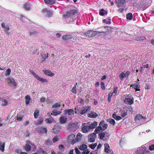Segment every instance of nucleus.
I'll use <instances>...</instances> for the list:
<instances>
[{
    "instance_id": "obj_59",
    "label": "nucleus",
    "mask_w": 154,
    "mask_h": 154,
    "mask_svg": "<svg viewBox=\"0 0 154 154\" xmlns=\"http://www.w3.org/2000/svg\"><path fill=\"white\" fill-rule=\"evenodd\" d=\"M127 115V112H124L123 113H122L121 115V116L122 117H125Z\"/></svg>"
},
{
    "instance_id": "obj_38",
    "label": "nucleus",
    "mask_w": 154,
    "mask_h": 154,
    "mask_svg": "<svg viewBox=\"0 0 154 154\" xmlns=\"http://www.w3.org/2000/svg\"><path fill=\"white\" fill-rule=\"evenodd\" d=\"M102 130V127L100 126L99 125L96 128L94 132L97 133Z\"/></svg>"
},
{
    "instance_id": "obj_5",
    "label": "nucleus",
    "mask_w": 154,
    "mask_h": 154,
    "mask_svg": "<svg viewBox=\"0 0 154 154\" xmlns=\"http://www.w3.org/2000/svg\"><path fill=\"white\" fill-rule=\"evenodd\" d=\"M30 72L33 74L34 77L37 80H39V81L43 83L47 82L48 81L46 79H44L40 77L38 75H36V74L35 72H34L33 71H30Z\"/></svg>"
},
{
    "instance_id": "obj_10",
    "label": "nucleus",
    "mask_w": 154,
    "mask_h": 154,
    "mask_svg": "<svg viewBox=\"0 0 154 154\" xmlns=\"http://www.w3.org/2000/svg\"><path fill=\"white\" fill-rule=\"evenodd\" d=\"M124 102L127 104L131 105L133 103L134 100L133 99L130 98H126L124 99Z\"/></svg>"
},
{
    "instance_id": "obj_40",
    "label": "nucleus",
    "mask_w": 154,
    "mask_h": 154,
    "mask_svg": "<svg viewBox=\"0 0 154 154\" xmlns=\"http://www.w3.org/2000/svg\"><path fill=\"white\" fill-rule=\"evenodd\" d=\"M5 31L7 32L8 34V32L10 29L9 26L8 25H6V26L4 28Z\"/></svg>"
},
{
    "instance_id": "obj_24",
    "label": "nucleus",
    "mask_w": 154,
    "mask_h": 154,
    "mask_svg": "<svg viewBox=\"0 0 154 154\" xmlns=\"http://www.w3.org/2000/svg\"><path fill=\"white\" fill-rule=\"evenodd\" d=\"M97 125V122L94 121L92 123L89 124V125L90 129H94L96 128Z\"/></svg>"
},
{
    "instance_id": "obj_33",
    "label": "nucleus",
    "mask_w": 154,
    "mask_h": 154,
    "mask_svg": "<svg viewBox=\"0 0 154 154\" xmlns=\"http://www.w3.org/2000/svg\"><path fill=\"white\" fill-rule=\"evenodd\" d=\"M24 8L26 10H29L30 9V4L29 3H26L24 4Z\"/></svg>"
},
{
    "instance_id": "obj_31",
    "label": "nucleus",
    "mask_w": 154,
    "mask_h": 154,
    "mask_svg": "<svg viewBox=\"0 0 154 154\" xmlns=\"http://www.w3.org/2000/svg\"><path fill=\"white\" fill-rule=\"evenodd\" d=\"M107 121L108 122L112 125L113 126H114L115 124V122L113 119H107Z\"/></svg>"
},
{
    "instance_id": "obj_60",
    "label": "nucleus",
    "mask_w": 154,
    "mask_h": 154,
    "mask_svg": "<svg viewBox=\"0 0 154 154\" xmlns=\"http://www.w3.org/2000/svg\"><path fill=\"white\" fill-rule=\"evenodd\" d=\"M122 119V117L120 116H117L115 118V119L117 121H119Z\"/></svg>"
},
{
    "instance_id": "obj_51",
    "label": "nucleus",
    "mask_w": 154,
    "mask_h": 154,
    "mask_svg": "<svg viewBox=\"0 0 154 154\" xmlns=\"http://www.w3.org/2000/svg\"><path fill=\"white\" fill-rule=\"evenodd\" d=\"M100 85L101 88L103 90H105V87L104 85V84L103 82H101L100 83Z\"/></svg>"
},
{
    "instance_id": "obj_55",
    "label": "nucleus",
    "mask_w": 154,
    "mask_h": 154,
    "mask_svg": "<svg viewBox=\"0 0 154 154\" xmlns=\"http://www.w3.org/2000/svg\"><path fill=\"white\" fill-rule=\"evenodd\" d=\"M90 152V151L87 149L85 150L82 152V154H88Z\"/></svg>"
},
{
    "instance_id": "obj_22",
    "label": "nucleus",
    "mask_w": 154,
    "mask_h": 154,
    "mask_svg": "<svg viewBox=\"0 0 154 154\" xmlns=\"http://www.w3.org/2000/svg\"><path fill=\"white\" fill-rule=\"evenodd\" d=\"M72 38V36L71 35H63L62 37V39L63 40H68L69 39H71Z\"/></svg>"
},
{
    "instance_id": "obj_50",
    "label": "nucleus",
    "mask_w": 154,
    "mask_h": 154,
    "mask_svg": "<svg viewBox=\"0 0 154 154\" xmlns=\"http://www.w3.org/2000/svg\"><path fill=\"white\" fill-rule=\"evenodd\" d=\"M37 33L36 32L33 31V30H31L29 32L30 35H36L37 34Z\"/></svg>"
},
{
    "instance_id": "obj_46",
    "label": "nucleus",
    "mask_w": 154,
    "mask_h": 154,
    "mask_svg": "<svg viewBox=\"0 0 154 154\" xmlns=\"http://www.w3.org/2000/svg\"><path fill=\"white\" fill-rule=\"evenodd\" d=\"M11 70L9 69H8L6 71L5 75L6 76H8L10 75L11 73Z\"/></svg>"
},
{
    "instance_id": "obj_1",
    "label": "nucleus",
    "mask_w": 154,
    "mask_h": 154,
    "mask_svg": "<svg viewBox=\"0 0 154 154\" xmlns=\"http://www.w3.org/2000/svg\"><path fill=\"white\" fill-rule=\"evenodd\" d=\"M77 11L76 10H71L64 14V17L70 22L74 21L77 17Z\"/></svg>"
},
{
    "instance_id": "obj_37",
    "label": "nucleus",
    "mask_w": 154,
    "mask_h": 154,
    "mask_svg": "<svg viewBox=\"0 0 154 154\" xmlns=\"http://www.w3.org/2000/svg\"><path fill=\"white\" fill-rule=\"evenodd\" d=\"M61 112V111H53L51 113V115L55 116L60 114Z\"/></svg>"
},
{
    "instance_id": "obj_2",
    "label": "nucleus",
    "mask_w": 154,
    "mask_h": 154,
    "mask_svg": "<svg viewBox=\"0 0 154 154\" xmlns=\"http://www.w3.org/2000/svg\"><path fill=\"white\" fill-rule=\"evenodd\" d=\"M103 33L104 35H106V33L105 32H96L93 30L88 31L85 34V35L87 37H92L98 34H101Z\"/></svg>"
},
{
    "instance_id": "obj_49",
    "label": "nucleus",
    "mask_w": 154,
    "mask_h": 154,
    "mask_svg": "<svg viewBox=\"0 0 154 154\" xmlns=\"http://www.w3.org/2000/svg\"><path fill=\"white\" fill-rule=\"evenodd\" d=\"M5 146V143H4L1 146H0V149L1 151L3 152L4 150Z\"/></svg>"
},
{
    "instance_id": "obj_35",
    "label": "nucleus",
    "mask_w": 154,
    "mask_h": 154,
    "mask_svg": "<svg viewBox=\"0 0 154 154\" xmlns=\"http://www.w3.org/2000/svg\"><path fill=\"white\" fill-rule=\"evenodd\" d=\"M132 14L131 13H129L126 15V18L128 20H131L132 19Z\"/></svg>"
},
{
    "instance_id": "obj_3",
    "label": "nucleus",
    "mask_w": 154,
    "mask_h": 154,
    "mask_svg": "<svg viewBox=\"0 0 154 154\" xmlns=\"http://www.w3.org/2000/svg\"><path fill=\"white\" fill-rule=\"evenodd\" d=\"M78 128V126L76 124L70 123L68 125V130L70 131L74 132Z\"/></svg>"
},
{
    "instance_id": "obj_48",
    "label": "nucleus",
    "mask_w": 154,
    "mask_h": 154,
    "mask_svg": "<svg viewBox=\"0 0 154 154\" xmlns=\"http://www.w3.org/2000/svg\"><path fill=\"white\" fill-rule=\"evenodd\" d=\"M100 138L101 139H103L105 137V134L104 133H101L99 134Z\"/></svg>"
},
{
    "instance_id": "obj_34",
    "label": "nucleus",
    "mask_w": 154,
    "mask_h": 154,
    "mask_svg": "<svg viewBox=\"0 0 154 154\" xmlns=\"http://www.w3.org/2000/svg\"><path fill=\"white\" fill-rule=\"evenodd\" d=\"M39 110L38 109H36L34 113V116L35 118H37L39 116Z\"/></svg>"
},
{
    "instance_id": "obj_13",
    "label": "nucleus",
    "mask_w": 154,
    "mask_h": 154,
    "mask_svg": "<svg viewBox=\"0 0 154 154\" xmlns=\"http://www.w3.org/2000/svg\"><path fill=\"white\" fill-rule=\"evenodd\" d=\"M65 114H67L69 116H71L74 115V111L73 109H66L64 110Z\"/></svg>"
},
{
    "instance_id": "obj_42",
    "label": "nucleus",
    "mask_w": 154,
    "mask_h": 154,
    "mask_svg": "<svg viewBox=\"0 0 154 154\" xmlns=\"http://www.w3.org/2000/svg\"><path fill=\"white\" fill-rule=\"evenodd\" d=\"M80 109L78 107V106H76L75 108V113L77 114H79L80 113Z\"/></svg>"
},
{
    "instance_id": "obj_23",
    "label": "nucleus",
    "mask_w": 154,
    "mask_h": 154,
    "mask_svg": "<svg viewBox=\"0 0 154 154\" xmlns=\"http://www.w3.org/2000/svg\"><path fill=\"white\" fill-rule=\"evenodd\" d=\"M145 120L146 117H144L140 115H137L135 117L134 120L135 121L139 120L141 119Z\"/></svg>"
},
{
    "instance_id": "obj_45",
    "label": "nucleus",
    "mask_w": 154,
    "mask_h": 154,
    "mask_svg": "<svg viewBox=\"0 0 154 154\" xmlns=\"http://www.w3.org/2000/svg\"><path fill=\"white\" fill-rule=\"evenodd\" d=\"M113 95V93L110 92L109 93L108 95V101L109 102H110L111 100V98L112 96Z\"/></svg>"
},
{
    "instance_id": "obj_43",
    "label": "nucleus",
    "mask_w": 154,
    "mask_h": 154,
    "mask_svg": "<svg viewBox=\"0 0 154 154\" xmlns=\"http://www.w3.org/2000/svg\"><path fill=\"white\" fill-rule=\"evenodd\" d=\"M71 91L72 93L76 94L77 93L76 87L75 86L71 90Z\"/></svg>"
},
{
    "instance_id": "obj_4",
    "label": "nucleus",
    "mask_w": 154,
    "mask_h": 154,
    "mask_svg": "<svg viewBox=\"0 0 154 154\" xmlns=\"http://www.w3.org/2000/svg\"><path fill=\"white\" fill-rule=\"evenodd\" d=\"M88 124L87 123H84L82 124V131L83 133H87L88 132L90 129Z\"/></svg>"
},
{
    "instance_id": "obj_56",
    "label": "nucleus",
    "mask_w": 154,
    "mask_h": 154,
    "mask_svg": "<svg viewBox=\"0 0 154 154\" xmlns=\"http://www.w3.org/2000/svg\"><path fill=\"white\" fill-rule=\"evenodd\" d=\"M149 149L150 150H154V144L149 146Z\"/></svg>"
},
{
    "instance_id": "obj_6",
    "label": "nucleus",
    "mask_w": 154,
    "mask_h": 154,
    "mask_svg": "<svg viewBox=\"0 0 154 154\" xmlns=\"http://www.w3.org/2000/svg\"><path fill=\"white\" fill-rule=\"evenodd\" d=\"M91 109V107L90 106H85L82 108L81 110V112L80 114L82 115H83L88 111H90Z\"/></svg>"
},
{
    "instance_id": "obj_19",
    "label": "nucleus",
    "mask_w": 154,
    "mask_h": 154,
    "mask_svg": "<svg viewBox=\"0 0 154 154\" xmlns=\"http://www.w3.org/2000/svg\"><path fill=\"white\" fill-rule=\"evenodd\" d=\"M104 150L105 152L107 153H109L110 152V150H111L110 149V146L109 144L108 143H105L104 145Z\"/></svg>"
},
{
    "instance_id": "obj_62",
    "label": "nucleus",
    "mask_w": 154,
    "mask_h": 154,
    "mask_svg": "<svg viewBox=\"0 0 154 154\" xmlns=\"http://www.w3.org/2000/svg\"><path fill=\"white\" fill-rule=\"evenodd\" d=\"M117 116L116 115V112H114L112 115V117L113 118L115 119L116 118V117H117Z\"/></svg>"
},
{
    "instance_id": "obj_26",
    "label": "nucleus",
    "mask_w": 154,
    "mask_h": 154,
    "mask_svg": "<svg viewBox=\"0 0 154 154\" xmlns=\"http://www.w3.org/2000/svg\"><path fill=\"white\" fill-rule=\"evenodd\" d=\"M43 72L45 74L50 76H53L54 75V74L52 73L50 70H43Z\"/></svg>"
},
{
    "instance_id": "obj_20",
    "label": "nucleus",
    "mask_w": 154,
    "mask_h": 154,
    "mask_svg": "<svg viewBox=\"0 0 154 154\" xmlns=\"http://www.w3.org/2000/svg\"><path fill=\"white\" fill-rule=\"evenodd\" d=\"M125 0H116V2L119 8L125 2Z\"/></svg>"
},
{
    "instance_id": "obj_21",
    "label": "nucleus",
    "mask_w": 154,
    "mask_h": 154,
    "mask_svg": "<svg viewBox=\"0 0 154 154\" xmlns=\"http://www.w3.org/2000/svg\"><path fill=\"white\" fill-rule=\"evenodd\" d=\"M67 120L66 117L64 116H62L60 118V123L63 124L66 122Z\"/></svg>"
},
{
    "instance_id": "obj_15",
    "label": "nucleus",
    "mask_w": 154,
    "mask_h": 154,
    "mask_svg": "<svg viewBox=\"0 0 154 154\" xmlns=\"http://www.w3.org/2000/svg\"><path fill=\"white\" fill-rule=\"evenodd\" d=\"M130 87H132L137 91H140V89H138L140 88V85L138 82H136L134 84L131 85Z\"/></svg>"
},
{
    "instance_id": "obj_63",
    "label": "nucleus",
    "mask_w": 154,
    "mask_h": 154,
    "mask_svg": "<svg viewBox=\"0 0 154 154\" xmlns=\"http://www.w3.org/2000/svg\"><path fill=\"white\" fill-rule=\"evenodd\" d=\"M51 142L49 140H48L47 141L46 143L47 145H50L51 144Z\"/></svg>"
},
{
    "instance_id": "obj_9",
    "label": "nucleus",
    "mask_w": 154,
    "mask_h": 154,
    "mask_svg": "<svg viewBox=\"0 0 154 154\" xmlns=\"http://www.w3.org/2000/svg\"><path fill=\"white\" fill-rule=\"evenodd\" d=\"M96 135L95 134L93 133L90 134L88 136V140L90 142H93L95 141Z\"/></svg>"
},
{
    "instance_id": "obj_54",
    "label": "nucleus",
    "mask_w": 154,
    "mask_h": 154,
    "mask_svg": "<svg viewBox=\"0 0 154 154\" xmlns=\"http://www.w3.org/2000/svg\"><path fill=\"white\" fill-rule=\"evenodd\" d=\"M59 149L61 151H63L64 150V146L62 145H59Z\"/></svg>"
},
{
    "instance_id": "obj_11",
    "label": "nucleus",
    "mask_w": 154,
    "mask_h": 154,
    "mask_svg": "<svg viewBox=\"0 0 154 154\" xmlns=\"http://www.w3.org/2000/svg\"><path fill=\"white\" fill-rule=\"evenodd\" d=\"M99 125L102 127L103 130H106L108 126V124L105 123L104 121L103 120H102L100 122Z\"/></svg>"
},
{
    "instance_id": "obj_16",
    "label": "nucleus",
    "mask_w": 154,
    "mask_h": 154,
    "mask_svg": "<svg viewBox=\"0 0 154 154\" xmlns=\"http://www.w3.org/2000/svg\"><path fill=\"white\" fill-rule=\"evenodd\" d=\"M98 116V114L95 112L92 111L88 115V117L91 118H95Z\"/></svg>"
},
{
    "instance_id": "obj_36",
    "label": "nucleus",
    "mask_w": 154,
    "mask_h": 154,
    "mask_svg": "<svg viewBox=\"0 0 154 154\" xmlns=\"http://www.w3.org/2000/svg\"><path fill=\"white\" fill-rule=\"evenodd\" d=\"M26 98V104H29V101L30 100H31V98L30 97V96L29 95H26L25 97Z\"/></svg>"
},
{
    "instance_id": "obj_8",
    "label": "nucleus",
    "mask_w": 154,
    "mask_h": 154,
    "mask_svg": "<svg viewBox=\"0 0 154 154\" xmlns=\"http://www.w3.org/2000/svg\"><path fill=\"white\" fill-rule=\"evenodd\" d=\"M82 135L80 133H78L76 136V138L74 140H72L71 142V144H74L75 143H76L81 140Z\"/></svg>"
},
{
    "instance_id": "obj_29",
    "label": "nucleus",
    "mask_w": 154,
    "mask_h": 154,
    "mask_svg": "<svg viewBox=\"0 0 154 154\" xmlns=\"http://www.w3.org/2000/svg\"><path fill=\"white\" fill-rule=\"evenodd\" d=\"M107 14V11L106 10H104L103 9L100 10L99 12V14L102 16H104L105 14Z\"/></svg>"
},
{
    "instance_id": "obj_12",
    "label": "nucleus",
    "mask_w": 154,
    "mask_h": 154,
    "mask_svg": "<svg viewBox=\"0 0 154 154\" xmlns=\"http://www.w3.org/2000/svg\"><path fill=\"white\" fill-rule=\"evenodd\" d=\"M129 74L130 72L128 71H127L125 74L124 72H122L119 75V78L121 79L122 80L123 78L128 77Z\"/></svg>"
},
{
    "instance_id": "obj_52",
    "label": "nucleus",
    "mask_w": 154,
    "mask_h": 154,
    "mask_svg": "<svg viewBox=\"0 0 154 154\" xmlns=\"http://www.w3.org/2000/svg\"><path fill=\"white\" fill-rule=\"evenodd\" d=\"M118 88V87L117 86H116L114 88V90L113 92L112 93H113V94H115V95L116 94L117 92V89Z\"/></svg>"
},
{
    "instance_id": "obj_14",
    "label": "nucleus",
    "mask_w": 154,
    "mask_h": 154,
    "mask_svg": "<svg viewBox=\"0 0 154 154\" xmlns=\"http://www.w3.org/2000/svg\"><path fill=\"white\" fill-rule=\"evenodd\" d=\"M7 82L9 84L12 85L14 86H16V83L14 79L12 78H8L7 79Z\"/></svg>"
},
{
    "instance_id": "obj_25",
    "label": "nucleus",
    "mask_w": 154,
    "mask_h": 154,
    "mask_svg": "<svg viewBox=\"0 0 154 154\" xmlns=\"http://www.w3.org/2000/svg\"><path fill=\"white\" fill-rule=\"evenodd\" d=\"M0 100L1 101L2 103V105L3 106H7L8 105V103L7 100H6L4 99L3 98H0Z\"/></svg>"
},
{
    "instance_id": "obj_18",
    "label": "nucleus",
    "mask_w": 154,
    "mask_h": 154,
    "mask_svg": "<svg viewBox=\"0 0 154 154\" xmlns=\"http://www.w3.org/2000/svg\"><path fill=\"white\" fill-rule=\"evenodd\" d=\"M41 56L42 57V60H39V61L40 62L45 60L46 59L48 58V53H47L46 54L45 53H42L41 54Z\"/></svg>"
},
{
    "instance_id": "obj_44",
    "label": "nucleus",
    "mask_w": 154,
    "mask_h": 154,
    "mask_svg": "<svg viewBox=\"0 0 154 154\" xmlns=\"http://www.w3.org/2000/svg\"><path fill=\"white\" fill-rule=\"evenodd\" d=\"M97 145V143H93L89 145L90 147L93 149H94Z\"/></svg>"
},
{
    "instance_id": "obj_64",
    "label": "nucleus",
    "mask_w": 154,
    "mask_h": 154,
    "mask_svg": "<svg viewBox=\"0 0 154 154\" xmlns=\"http://www.w3.org/2000/svg\"><path fill=\"white\" fill-rule=\"evenodd\" d=\"M22 120V118L20 116L17 117V120L19 121H21Z\"/></svg>"
},
{
    "instance_id": "obj_17",
    "label": "nucleus",
    "mask_w": 154,
    "mask_h": 154,
    "mask_svg": "<svg viewBox=\"0 0 154 154\" xmlns=\"http://www.w3.org/2000/svg\"><path fill=\"white\" fill-rule=\"evenodd\" d=\"M37 130L40 133H46L47 131V129L46 128H44L42 127L38 128L37 129Z\"/></svg>"
},
{
    "instance_id": "obj_7",
    "label": "nucleus",
    "mask_w": 154,
    "mask_h": 154,
    "mask_svg": "<svg viewBox=\"0 0 154 154\" xmlns=\"http://www.w3.org/2000/svg\"><path fill=\"white\" fill-rule=\"evenodd\" d=\"M42 11L44 14L48 17L52 16L53 14L52 11H50L46 8L43 9Z\"/></svg>"
},
{
    "instance_id": "obj_58",
    "label": "nucleus",
    "mask_w": 154,
    "mask_h": 154,
    "mask_svg": "<svg viewBox=\"0 0 154 154\" xmlns=\"http://www.w3.org/2000/svg\"><path fill=\"white\" fill-rule=\"evenodd\" d=\"M75 151L76 154H81V152L77 148H76L75 149Z\"/></svg>"
},
{
    "instance_id": "obj_61",
    "label": "nucleus",
    "mask_w": 154,
    "mask_h": 154,
    "mask_svg": "<svg viewBox=\"0 0 154 154\" xmlns=\"http://www.w3.org/2000/svg\"><path fill=\"white\" fill-rule=\"evenodd\" d=\"M103 21L104 23L106 22L107 24H110L111 23L110 21H106V20H104Z\"/></svg>"
},
{
    "instance_id": "obj_57",
    "label": "nucleus",
    "mask_w": 154,
    "mask_h": 154,
    "mask_svg": "<svg viewBox=\"0 0 154 154\" xmlns=\"http://www.w3.org/2000/svg\"><path fill=\"white\" fill-rule=\"evenodd\" d=\"M58 140V137L57 136L54 137L53 139V141L54 143L56 142Z\"/></svg>"
},
{
    "instance_id": "obj_32",
    "label": "nucleus",
    "mask_w": 154,
    "mask_h": 154,
    "mask_svg": "<svg viewBox=\"0 0 154 154\" xmlns=\"http://www.w3.org/2000/svg\"><path fill=\"white\" fill-rule=\"evenodd\" d=\"M75 137V135L73 134H72L69 136L68 137V140L69 142L71 141V143L72 142V141L73 139Z\"/></svg>"
},
{
    "instance_id": "obj_28",
    "label": "nucleus",
    "mask_w": 154,
    "mask_h": 154,
    "mask_svg": "<svg viewBox=\"0 0 154 154\" xmlns=\"http://www.w3.org/2000/svg\"><path fill=\"white\" fill-rule=\"evenodd\" d=\"M87 147V145L85 144H82L79 146V149L80 150H84L86 149Z\"/></svg>"
},
{
    "instance_id": "obj_27",
    "label": "nucleus",
    "mask_w": 154,
    "mask_h": 154,
    "mask_svg": "<svg viewBox=\"0 0 154 154\" xmlns=\"http://www.w3.org/2000/svg\"><path fill=\"white\" fill-rule=\"evenodd\" d=\"M45 2L48 4L52 5L55 2V0H44Z\"/></svg>"
},
{
    "instance_id": "obj_53",
    "label": "nucleus",
    "mask_w": 154,
    "mask_h": 154,
    "mask_svg": "<svg viewBox=\"0 0 154 154\" xmlns=\"http://www.w3.org/2000/svg\"><path fill=\"white\" fill-rule=\"evenodd\" d=\"M59 131V130H57V129L54 128L53 129V132L55 134H57L58 133Z\"/></svg>"
},
{
    "instance_id": "obj_30",
    "label": "nucleus",
    "mask_w": 154,
    "mask_h": 154,
    "mask_svg": "<svg viewBox=\"0 0 154 154\" xmlns=\"http://www.w3.org/2000/svg\"><path fill=\"white\" fill-rule=\"evenodd\" d=\"M54 120V119L51 117L45 120V121L47 123L50 124L53 122Z\"/></svg>"
},
{
    "instance_id": "obj_47",
    "label": "nucleus",
    "mask_w": 154,
    "mask_h": 154,
    "mask_svg": "<svg viewBox=\"0 0 154 154\" xmlns=\"http://www.w3.org/2000/svg\"><path fill=\"white\" fill-rule=\"evenodd\" d=\"M43 122V119L42 118H41L38 119L37 121V124L39 125L41 124Z\"/></svg>"
},
{
    "instance_id": "obj_41",
    "label": "nucleus",
    "mask_w": 154,
    "mask_h": 154,
    "mask_svg": "<svg viewBox=\"0 0 154 154\" xmlns=\"http://www.w3.org/2000/svg\"><path fill=\"white\" fill-rule=\"evenodd\" d=\"M25 148L26 151H29L31 149L30 146L28 144H27L25 146Z\"/></svg>"
},
{
    "instance_id": "obj_39",
    "label": "nucleus",
    "mask_w": 154,
    "mask_h": 154,
    "mask_svg": "<svg viewBox=\"0 0 154 154\" xmlns=\"http://www.w3.org/2000/svg\"><path fill=\"white\" fill-rule=\"evenodd\" d=\"M61 106L60 103H55L52 106L53 108H57L60 107Z\"/></svg>"
}]
</instances>
